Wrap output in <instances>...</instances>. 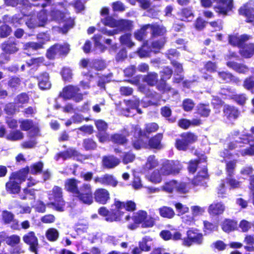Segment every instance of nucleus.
<instances>
[{"instance_id":"nucleus-51","label":"nucleus","mask_w":254,"mask_h":254,"mask_svg":"<svg viewBox=\"0 0 254 254\" xmlns=\"http://www.w3.org/2000/svg\"><path fill=\"white\" fill-rule=\"evenodd\" d=\"M19 123L20 129L23 131H28L34 127L33 122L30 119L22 120Z\"/></svg>"},{"instance_id":"nucleus-46","label":"nucleus","mask_w":254,"mask_h":254,"mask_svg":"<svg viewBox=\"0 0 254 254\" xmlns=\"http://www.w3.org/2000/svg\"><path fill=\"white\" fill-rule=\"evenodd\" d=\"M146 145H147L149 149H159V133L151 137Z\"/></svg>"},{"instance_id":"nucleus-22","label":"nucleus","mask_w":254,"mask_h":254,"mask_svg":"<svg viewBox=\"0 0 254 254\" xmlns=\"http://www.w3.org/2000/svg\"><path fill=\"white\" fill-rule=\"evenodd\" d=\"M20 183L9 177L8 181L5 183L6 191L10 194H16L21 191Z\"/></svg>"},{"instance_id":"nucleus-56","label":"nucleus","mask_w":254,"mask_h":254,"mask_svg":"<svg viewBox=\"0 0 254 254\" xmlns=\"http://www.w3.org/2000/svg\"><path fill=\"white\" fill-rule=\"evenodd\" d=\"M33 207L34 208L35 211L38 213H43L46 211V204L41 200L36 201Z\"/></svg>"},{"instance_id":"nucleus-25","label":"nucleus","mask_w":254,"mask_h":254,"mask_svg":"<svg viewBox=\"0 0 254 254\" xmlns=\"http://www.w3.org/2000/svg\"><path fill=\"white\" fill-rule=\"evenodd\" d=\"M114 205L116 208L121 209V210L125 208L126 210L129 212H133L136 209L135 203L132 200H127L126 202L115 200Z\"/></svg>"},{"instance_id":"nucleus-57","label":"nucleus","mask_w":254,"mask_h":254,"mask_svg":"<svg viewBox=\"0 0 254 254\" xmlns=\"http://www.w3.org/2000/svg\"><path fill=\"white\" fill-rule=\"evenodd\" d=\"M159 128V126L157 123H151L146 124L145 126V132L149 137V135L153 132L156 131Z\"/></svg>"},{"instance_id":"nucleus-45","label":"nucleus","mask_w":254,"mask_h":254,"mask_svg":"<svg viewBox=\"0 0 254 254\" xmlns=\"http://www.w3.org/2000/svg\"><path fill=\"white\" fill-rule=\"evenodd\" d=\"M62 78L64 82H70L72 78L71 69L69 67H64L61 71Z\"/></svg>"},{"instance_id":"nucleus-63","label":"nucleus","mask_w":254,"mask_h":254,"mask_svg":"<svg viewBox=\"0 0 254 254\" xmlns=\"http://www.w3.org/2000/svg\"><path fill=\"white\" fill-rule=\"evenodd\" d=\"M25 117H32L37 112L36 107L28 106L22 111Z\"/></svg>"},{"instance_id":"nucleus-43","label":"nucleus","mask_w":254,"mask_h":254,"mask_svg":"<svg viewBox=\"0 0 254 254\" xmlns=\"http://www.w3.org/2000/svg\"><path fill=\"white\" fill-rule=\"evenodd\" d=\"M14 101L16 104H27L29 101V96L26 92H22L15 97Z\"/></svg>"},{"instance_id":"nucleus-53","label":"nucleus","mask_w":254,"mask_h":254,"mask_svg":"<svg viewBox=\"0 0 254 254\" xmlns=\"http://www.w3.org/2000/svg\"><path fill=\"white\" fill-rule=\"evenodd\" d=\"M160 214L163 217L171 218L174 216L175 213L172 208L165 206L160 209Z\"/></svg>"},{"instance_id":"nucleus-40","label":"nucleus","mask_w":254,"mask_h":254,"mask_svg":"<svg viewBox=\"0 0 254 254\" xmlns=\"http://www.w3.org/2000/svg\"><path fill=\"white\" fill-rule=\"evenodd\" d=\"M46 238L50 242L57 241L59 237V233L55 228H50L46 232Z\"/></svg>"},{"instance_id":"nucleus-35","label":"nucleus","mask_w":254,"mask_h":254,"mask_svg":"<svg viewBox=\"0 0 254 254\" xmlns=\"http://www.w3.org/2000/svg\"><path fill=\"white\" fill-rule=\"evenodd\" d=\"M158 81V74L154 72H148L143 77V81L151 86L156 85Z\"/></svg>"},{"instance_id":"nucleus-52","label":"nucleus","mask_w":254,"mask_h":254,"mask_svg":"<svg viewBox=\"0 0 254 254\" xmlns=\"http://www.w3.org/2000/svg\"><path fill=\"white\" fill-rule=\"evenodd\" d=\"M20 242V238L18 235H12L7 237L6 240V243L8 246L14 247L18 245Z\"/></svg>"},{"instance_id":"nucleus-33","label":"nucleus","mask_w":254,"mask_h":254,"mask_svg":"<svg viewBox=\"0 0 254 254\" xmlns=\"http://www.w3.org/2000/svg\"><path fill=\"white\" fill-rule=\"evenodd\" d=\"M240 53L245 58H250L254 55V44H249L242 46L240 49Z\"/></svg>"},{"instance_id":"nucleus-47","label":"nucleus","mask_w":254,"mask_h":254,"mask_svg":"<svg viewBox=\"0 0 254 254\" xmlns=\"http://www.w3.org/2000/svg\"><path fill=\"white\" fill-rule=\"evenodd\" d=\"M131 34L126 33L122 35L120 38L121 43L128 48H131L134 43L131 40Z\"/></svg>"},{"instance_id":"nucleus-64","label":"nucleus","mask_w":254,"mask_h":254,"mask_svg":"<svg viewBox=\"0 0 254 254\" xmlns=\"http://www.w3.org/2000/svg\"><path fill=\"white\" fill-rule=\"evenodd\" d=\"M190 190L189 185L185 183H177L176 190L179 192L185 193L189 191Z\"/></svg>"},{"instance_id":"nucleus-26","label":"nucleus","mask_w":254,"mask_h":254,"mask_svg":"<svg viewBox=\"0 0 254 254\" xmlns=\"http://www.w3.org/2000/svg\"><path fill=\"white\" fill-rule=\"evenodd\" d=\"M78 181L74 178L67 179L64 183L65 190L75 196L79 189L78 188Z\"/></svg>"},{"instance_id":"nucleus-11","label":"nucleus","mask_w":254,"mask_h":254,"mask_svg":"<svg viewBox=\"0 0 254 254\" xmlns=\"http://www.w3.org/2000/svg\"><path fill=\"white\" fill-rule=\"evenodd\" d=\"M110 193L106 189L99 188L94 190V201L98 204H106L110 201Z\"/></svg>"},{"instance_id":"nucleus-14","label":"nucleus","mask_w":254,"mask_h":254,"mask_svg":"<svg viewBox=\"0 0 254 254\" xmlns=\"http://www.w3.org/2000/svg\"><path fill=\"white\" fill-rule=\"evenodd\" d=\"M182 169L181 165L178 161H165L162 165L161 172L164 175L178 173Z\"/></svg>"},{"instance_id":"nucleus-2","label":"nucleus","mask_w":254,"mask_h":254,"mask_svg":"<svg viewBox=\"0 0 254 254\" xmlns=\"http://www.w3.org/2000/svg\"><path fill=\"white\" fill-rule=\"evenodd\" d=\"M70 50V45L68 43H56L47 49L45 56L49 60H54L57 58H63L68 54Z\"/></svg>"},{"instance_id":"nucleus-44","label":"nucleus","mask_w":254,"mask_h":254,"mask_svg":"<svg viewBox=\"0 0 254 254\" xmlns=\"http://www.w3.org/2000/svg\"><path fill=\"white\" fill-rule=\"evenodd\" d=\"M83 146L85 150H93L96 149L97 143L91 138H87L83 140Z\"/></svg>"},{"instance_id":"nucleus-62","label":"nucleus","mask_w":254,"mask_h":254,"mask_svg":"<svg viewBox=\"0 0 254 254\" xmlns=\"http://www.w3.org/2000/svg\"><path fill=\"white\" fill-rule=\"evenodd\" d=\"M188 146L189 144L183 138V137L176 140V147L178 150L185 151L188 149Z\"/></svg>"},{"instance_id":"nucleus-7","label":"nucleus","mask_w":254,"mask_h":254,"mask_svg":"<svg viewBox=\"0 0 254 254\" xmlns=\"http://www.w3.org/2000/svg\"><path fill=\"white\" fill-rule=\"evenodd\" d=\"M94 124L97 130L96 136L99 142L103 143L109 141L110 140V135L107 132L108 124L103 120L98 119L95 121Z\"/></svg>"},{"instance_id":"nucleus-13","label":"nucleus","mask_w":254,"mask_h":254,"mask_svg":"<svg viewBox=\"0 0 254 254\" xmlns=\"http://www.w3.org/2000/svg\"><path fill=\"white\" fill-rule=\"evenodd\" d=\"M35 78L38 81V86L41 90H48L51 88L52 83L50 79V74L48 72H41Z\"/></svg>"},{"instance_id":"nucleus-16","label":"nucleus","mask_w":254,"mask_h":254,"mask_svg":"<svg viewBox=\"0 0 254 254\" xmlns=\"http://www.w3.org/2000/svg\"><path fill=\"white\" fill-rule=\"evenodd\" d=\"M217 2L214 8L216 12L226 15L234 7L233 0H214Z\"/></svg>"},{"instance_id":"nucleus-48","label":"nucleus","mask_w":254,"mask_h":254,"mask_svg":"<svg viewBox=\"0 0 254 254\" xmlns=\"http://www.w3.org/2000/svg\"><path fill=\"white\" fill-rule=\"evenodd\" d=\"M1 218L4 224H9L13 221L14 215L11 212L5 210L2 212Z\"/></svg>"},{"instance_id":"nucleus-9","label":"nucleus","mask_w":254,"mask_h":254,"mask_svg":"<svg viewBox=\"0 0 254 254\" xmlns=\"http://www.w3.org/2000/svg\"><path fill=\"white\" fill-rule=\"evenodd\" d=\"M82 156L75 148L70 147L68 149L57 153L55 156V159L58 161L60 158L63 160H66L69 159H75L77 161L80 160V158Z\"/></svg>"},{"instance_id":"nucleus-54","label":"nucleus","mask_w":254,"mask_h":254,"mask_svg":"<svg viewBox=\"0 0 254 254\" xmlns=\"http://www.w3.org/2000/svg\"><path fill=\"white\" fill-rule=\"evenodd\" d=\"M197 113L203 117H207L210 113V110L208 105L199 104L197 107Z\"/></svg>"},{"instance_id":"nucleus-10","label":"nucleus","mask_w":254,"mask_h":254,"mask_svg":"<svg viewBox=\"0 0 254 254\" xmlns=\"http://www.w3.org/2000/svg\"><path fill=\"white\" fill-rule=\"evenodd\" d=\"M24 243L29 246V250L37 254L39 246L38 239L33 231H29L24 234L22 237Z\"/></svg>"},{"instance_id":"nucleus-55","label":"nucleus","mask_w":254,"mask_h":254,"mask_svg":"<svg viewBox=\"0 0 254 254\" xmlns=\"http://www.w3.org/2000/svg\"><path fill=\"white\" fill-rule=\"evenodd\" d=\"M117 21L111 16H106L101 19V22L105 26H108L111 28H114L116 26Z\"/></svg>"},{"instance_id":"nucleus-12","label":"nucleus","mask_w":254,"mask_h":254,"mask_svg":"<svg viewBox=\"0 0 254 254\" xmlns=\"http://www.w3.org/2000/svg\"><path fill=\"white\" fill-rule=\"evenodd\" d=\"M188 238L183 241V244L190 246L193 243L201 244L203 241L202 235L196 229H191L187 232Z\"/></svg>"},{"instance_id":"nucleus-34","label":"nucleus","mask_w":254,"mask_h":254,"mask_svg":"<svg viewBox=\"0 0 254 254\" xmlns=\"http://www.w3.org/2000/svg\"><path fill=\"white\" fill-rule=\"evenodd\" d=\"M0 19V38H5L9 36L12 32V28Z\"/></svg>"},{"instance_id":"nucleus-38","label":"nucleus","mask_w":254,"mask_h":254,"mask_svg":"<svg viewBox=\"0 0 254 254\" xmlns=\"http://www.w3.org/2000/svg\"><path fill=\"white\" fill-rule=\"evenodd\" d=\"M227 65L239 73H246L249 70L246 65L232 62H227Z\"/></svg>"},{"instance_id":"nucleus-19","label":"nucleus","mask_w":254,"mask_h":254,"mask_svg":"<svg viewBox=\"0 0 254 254\" xmlns=\"http://www.w3.org/2000/svg\"><path fill=\"white\" fill-rule=\"evenodd\" d=\"M46 23V18H41V16H36L35 15L31 16L25 22L26 26L30 29L43 27Z\"/></svg>"},{"instance_id":"nucleus-5","label":"nucleus","mask_w":254,"mask_h":254,"mask_svg":"<svg viewBox=\"0 0 254 254\" xmlns=\"http://www.w3.org/2000/svg\"><path fill=\"white\" fill-rule=\"evenodd\" d=\"M78 200L84 205H90L94 202V191L90 184L84 183L75 196Z\"/></svg>"},{"instance_id":"nucleus-29","label":"nucleus","mask_w":254,"mask_h":254,"mask_svg":"<svg viewBox=\"0 0 254 254\" xmlns=\"http://www.w3.org/2000/svg\"><path fill=\"white\" fill-rule=\"evenodd\" d=\"M124 212L122 211L121 209H111L109 210L108 217L105 218L107 221L113 222L121 221Z\"/></svg>"},{"instance_id":"nucleus-59","label":"nucleus","mask_w":254,"mask_h":254,"mask_svg":"<svg viewBox=\"0 0 254 254\" xmlns=\"http://www.w3.org/2000/svg\"><path fill=\"white\" fill-rule=\"evenodd\" d=\"M205 166L203 165V168L201 172H199V175L194 180L193 182L195 185L201 184L200 181L202 179H206L207 177V169L205 168Z\"/></svg>"},{"instance_id":"nucleus-21","label":"nucleus","mask_w":254,"mask_h":254,"mask_svg":"<svg viewBox=\"0 0 254 254\" xmlns=\"http://www.w3.org/2000/svg\"><path fill=\"white\" fill-rule=\"evenodd\" d=\"M29 173V167L27 166L19 170L12 172L9 177L11 179H13L21 184L26 181L27 175Z\"/></svg>"},{"instance_id":"nucleus-17","label":"nucleus","mask_w":254,"mask_h":254,"mask_svg":"<svg viewBox=\"0 0 254 254\" xmlns=\"http://www.w3.org/2000/svg\"><path fill=\"white\" fill-rule=\"evenodd\" d=\"M240 14L244 15L247 17L248 22L251 23L254 25V1L251 0L239 9Z\"/></svg>"},{"instance_id":"nucleus-4","label":"nucleus","mask_w":254,"mask_h":254,"mask_svg":"<svg viewBox=\"0 0 254 254\" xmlns=\"http://www.w3.org/2000/svg\"><path fill=\"white\" fill-rule=\"evenodd\" d=\"M50 200L53 201L48 203L49 205L53 206V209L58 212H63L64 210L65 202L63 198V190L58 186H55L50 194Z\"/></svg>"},{"instance_id":"nucleus-49","label":"nucleus","mask_w":254,"mask_h":254,"mask_svg":"<svg viewBox=\"0 0 254 254\" xmlns=\"http://www.w3.org/2000/svg\"><path fill=\"white\" fill-rule=\"evenodd\" d=\"M219 76L222 78L224 81L229 82L233 81L236 83H238L239 82L238 78L234 77L230 73L226 72H218Z\"/></svg>"},{"instance_id":"nucleus-42","label":"nucleus","mask_w":254,"mask_h":254,"mask_svg":"<svg viewBox=\"0 0 254 254\" xmlns=\"http://www.w3.org/2000/svg\"><path fill=\"white\" fill-rule=\"evenodd\" d=\"M237 227L236 223L230 220L226 219L221 224L222 230L227 233H229L235 230Z\"/></svg>"},{"instance_id":"nucleus-28","label":"nucleus","mask_w":254,"mask_h":254,"mask_svg":"<svg viewBox=\"0 0 254 254\" xmlns=\"http://www.w3.org/2000/svg\"><path fill=\"white\" fill-rule=\"evenodd\" d=\"M2 19L4 22L8 23L12 26L16 27L18 25H21L22 17L19 13L15 14L12 16L5 14L2 16Z\"/></svg>"},{"instance_id":"nucleus-20","label":"nucleus","mask_w":254,"mask_h":254,"mask_svg":"<svg viewBox=\"0 0 254 254\" xmlns=\"http://www.w3.org/2000/svg\"><path fill=\"white\" fill-rule=\"evenodd\" d=\"M146 213L147 212L143 210H139L134 213L132 217L133 223L129 224L127 228L132 230L136 229L139 225L142 224L144 219L146 218Z\"/></svg>"},{"instance_id":"nucleus-37","label":"nucleus","mask_w":254,"mask_h":254,"mask_svg":"<svg viewBox=\"0 0 254 254\" xmlns=\"http://www.w3.org/2000/svg\"><path fill=\"white\" fill-rule=\"evenodd\" d=\"M115 144L125 145L127 142L126 136L122 133H115L110 136V140Z\"/></svg>"},{"instance_id":"nucleus-23","label":"nucleus","mask_w":254,"mask_h":254,"mask_svg":"<svg viewBox=\"0 0 254 254\" xmlns=\"http://www.w3.org/2000/svg\"><path fill=\"white\" fill-rule=\"evenodd\" d=\"M250 38V36L245 34L231 35L229 37V42L231 45L238 46L240 48L243 45L244 43L249 40Z\"/></svg>"},{"instance_id":"nucleus-3","label":"nucleus","mask_w":254,"mask_h":254,"mask_svg":"<svg viewBox=\"0 0 254 254\" xmlns=\"http://www.w3.org/2000/svg\"><path fill=\"white\" fill-rule=\"evenodd\" d=\"M79 91L77 86L69 84L63 88L59 93L58 97L64 101L72 99L75 102H80L83 100V95L82 93H79Z\"/></svg>"},{"instance_id":"nucleus-60","label":"nucleus","mask_w":254,"mask_h":254,"mask_svg":"<svg viewBox=\"0 0 254 254\" xmlns=\"http://www.w3.org/2000/svg\"><path fill=\"white\" fill-rule=\"evenodd\" d=\"M176 186L177 182L175 181H171L166 182L162 187V189L166 192H171L174 190H176Z\"/></svg>"},{"instance_id":"nucleus-24","label":"nucleus","mask_w":254,"mask_h":254,"mask_svg":"<svg viewBox=\"0 0 254 254\" xmlns=\"http://www.w3.org/2000/svg\"><path fill=\"white\" fill-rule=\"evenodd\" d=\"M120 162V160L114 155L104 156L102 159V165L104 168L112 169L118 166Z\"/></svg>"},{"instance_id":"nucleus-18","label":"nucleus","mask_w":254,"mask_h":254,"mask_svg":"<svg viewBox=\"0 0 254 254\" xmlns=\"http://www.w3.org/2000/svg\"><path fill=\"white\" fill-rule=\"evenodd\" d=\"M95 183H99L103 186H112L116 187L118 182L113 175L109 174H105L101 177H96L94 179Z\"/></svg>"},{"instance_id":"nucleus-27","label":"nucleus","mask_w":254,"mask_h":254,"mask_svg":"<svg viewBox=\"0 0 254 254\" xmlns=\"http://www.w3.org/2000/svg\"><path fill=\"white\" fill-rule=\"evenodd\" d=\"M225 209L224 204L219 202H214L210 204L208 209V213L211 215H219L222 214Z\"/></svg>"},{"instance_id":"nucleus-8","label":"nucleus","mask_w":254,"mask_h":254,"mask_svg":"<svg viewBox=\"0 0 254 254\" xmlns=\"http://www.w3.org/2000/svg\"><path fill=\"white\" fill-rule=\"evenodd\" d=\"M148 28H150L152 38L157 37L159 36V25L147 24L134 33L135 39L139 41H143L147 34L146 30Z\"/></svg>"},{"instance_id":"nucleus-61","label":"nucleus","mask_w":254,"mask_h":254,"mask_svg":"<svg viewBox=\"0 0 254 254\" xmlns=\"http://www.w3.org/2000/svg\"><path fill=\"white\" fill-rule=\"evenodd\" d=\"M181 137H183V138L189 145L193 143L197 139V137L194 134L190 132L182 134Z\"/></svg>"},{"instance_id":"nucleus-15","label":"nucleus","mask_w":254,"mask_h":254,"mask_svg":"<svg viewBox=\"0 0 254 254\" xmlns=\"http://www.w3.org/2000/svg\"><path fill=\"white\" fill-rule=\"evenodd\" d=\"M1 49L5 54H14L19 51L18 41L14 38H9L2 43Z\"/></svg>"},{"instance_id":"nucleus-31","label":"nucleus","mask_w":254,"mask_h":254,"mask_svg":"<svg viewBox=\"0 0 254 254\" xmlns=\"http://www.w3.org/2000/svg\"><path fill=\"white\" fill-rule=\"evenodd\" d=\"M115 27L120 31H130L131 30L132 24L128 20L121 19L117 21Z\"/></svg>"},{"instance_id":"nucleus-1","label":"nucleus","mask_w":254,"mask_h":254,"mask_svg":"<svg viewBox=\"0 0 254 254\" xmlns=\"http://www.w3.org/2000/svg\"><path fill=\"white\" fill-rule=\"evenodd\" d=\"M230 150L240 148L238 150L243 156L254 155V137L251 134L243 135L235 142H230L227 146Z\"/></svg>"},{"instance_id":"nucleus-6","label":"nucleus","mask_w":254,"mask_h":254,"mask_svg":"<svg viewBox=\"0 0 254 254\" xmlns=\"http://www.w3.org/2000/svg\"><path fill=\"white\" fill-rule=\"evenodd\" d=\"M51 14L55 20H61L64 22V25L61 28V31L62 33L66 34L70 29L74 27L75 25L74 18L70 16L68 14L59 10L52 11Z\"/></svg>"},{"instance_id":"nucleus-36","label":"nucleus","mask_w":254,"mask_h":254,"mask_svg":"<svg viewBox=\"0 0 254 254\" xmlns=\"http://www.w3.org/2000/svg\"><path fill=\"white\" fill-rule=\"evenodd\" d=\"M24 135L23 132L19 129H14L10 131L5 136L7 140L11 141L20 140L22 139Z\"/></svg>"},{"instance_id":"nucleus-58","label":"nucleus","mask_w":254,"mask_h":254,"mask_svg":"<svg viewBox=\"0 0 254 254\" xmlns=\"http://www.w3.org/2000/svg\"><path fill=\"white\" fill-rule=\"evenodd\" d=\"M181 15L182 16L181 19L184 21H190L193 18V15L191 10L189 8L183 9L181 12Z\"/></svg>"},{"instance_id":"nucleus-50","label":"nucleus","mask_w":254,"mask_h":254,"mask_svg":"<svg viewBox=\"0 0 254 254\" xmlns=\"http://www.w3.org/2000/svg\"><path fill=\"white\" fill-rule=\"evenodd\" d=\"M91 67L97 71L102 70L106 67V64L103 60L94 59L91 62Z\"/></svg>"},{"instance_id":"nucleus-30","label":"nucleus","mask_w":254,"mask_h":254,"mask_svg":"<svg viewBox=\"0 0 254 254\" xmlns=\"http://www.w3.org/2000/svg\"><path fill=\"white\" fill-rule=\"evenodd\" d=\"M221 94L224 95L227 97L234 98L240 105H243L247 99L244 95H233V92L228 89H222L221 90Z\"/></svg>"},{"instance_id":"nucleus-39","label":"nucleus","mask_w":254,"mask_h":254,"mask_svg":"<svg viewBox=\"0 0 254 254\" xmlns=\"http://www.w3.org/2000/svg\"><path fill=\"white\" fill-rule=\"evenodd\" d=\"M44 167V164L41 161L33 163L29 167V173L32 175H36L42 173Z\"/></svg>"},{"instance_id":"nucleus-32","label":"nucleus","mask_w":254,"mask_h":254,"mask_svg":"<svg viewBox=\"0 0 254 254\" xmlns=\"http://www.w3.org/2000/svg\"><path fill=\"white\" fill-rule=\"evenodd\" d=\"M224 113L230 121L236 119L239 115V112L235 108L226 105L224 108Z\"/></svg>"},{"instance_id":"nucleus-41","label":"nucleus","mask_w":254,"mask_h":254,"mask_svg":"<svg viewBox=\"0 0 254 254\" xmlns=\"http://www.w3.org/2000/svg\"><path fill=\"white\" fill-rule=\"evenodd\" d=\"M131 145L134 149L139 150L146 146V143L140 136L134 135L131 139Z\"/></svg>"}]
</instances>
